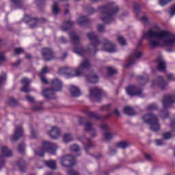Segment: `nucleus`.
Instances as JSON below:
<instances>
[{
    "instance_id": "nucleus-45",
    "label": "nucleus",
    "mask_w": 175,
    "mask_h": 175,
    "mask_svg": "<svg viewBox=\"0 0 175 175\" xmlns=\"http://www.w3.org/2000/svg\"><path fill=\"white\" fill-rule=\"evenodd\" d=\"M21 53H24V49L23 48H16L14 49V55H18L21 54Z\"/></svg>"
},
{
    "instance_id": "nucleus-40",
    "label": "nucleus",
    "mask_w": 175,
    "mask_h": 175,
    "mask_svg": "<svg viewBox=\"0 0 175 175\" xmlns=\"http://www.w3.org/2000/svg\"><path fill=\"white\" fill-rule=\"evenodd\" d=\"M52 10L55 14H58V13H59V8L58 7V2H55L53 4L52 7Z\"/></svg>"
},
{
    "instance_id": "nucleus-31",
    "label": "nucleus",
    "mask_w": 175,
    "mask_h": 175,
    "mask_svg": "<svg viewBox=\"0 0 175 175\" xmlns=\"http://www.w3.org/2000/svg\"><path fill=\"white\" fill-rule=\"evenodd\" d=\"M44 163L47 167H49V169H51L52 170H55V169H57V161L54 160L44 161Z\"/></svg>"
},
{
    "instance_id": "nucleus-34",
    "label": "nucleus",
    "mask_w": 175,
    "mask_h": 175,
    "mask_svg": "<svg viewBox=\"0 0 175 175\" xmlns=\"http://www.w3.org/2000/svg\"><path fill=\"white\" fill-rule=\"evenodd\" d=\"M106 70H107L108 76H113V75H117V70L114 69L113 67H105Z\"/></svg>"
},
{
    "instance_id": "nucleus-20",
    "label": "nucleus",
    "mask_w": 175,
    "mask_h": 175,
    "mask_svg": "<svg viewBox=\"0 0 175 175\" xmlns=\"http://www.w3.org/2000/svg\"><path fill=\"white\" fill-rule=\"evenodd\" d=\"M42 55L45 61H51V59H54V51L50 48H44L42 50Z\"/></svg>"
},
{
    "instance_id": "nucleus-44",
    "label": "nucleus",
    "mask_w": 175,
    "mask_h": 175,
    "mask_svg": "<svg viewBox=\"0 0 175 175\" xmlns=\"http://www.w3.org/2000/svg\"><path fill=\"white\" fill-rule=\"evenodd\" d=\"M157 109H158V105H157V104L155 103L150 104L147 107V110L148 111L157 110Z\"/></svg>"
},
{
    "instance_id": "nucleus-12",
    "label": "nucleus",
    "mask_w": 175,
    "mask_h": 175,
    "mask_svg": "<svg viewBox=\"0 0 175 175\" xmlns=\"http://www.w3.org/2000/svg\"><path fill=\"white\" fill-rule=\"evenodd\" d=\"M23 20L26 24L30 23L29 25V28H35L36 27H38V24H39V23H44V19L33 18L32 16L28 14L25 15Z\"/></svg>"
},
{
    "instance_id": "nucleus-1",
    "label": "nucleus",
    "mask_w": 175,
    "mask_h": 175,
    "mask_svg": "<svg viewBox=\"0 0 175 175\" xmlns=\"http://www.w3.org/2000/svg\"><path fill=\"white\" fill-rule=\"evenodd\" d=\"M91 68V62H90V59H85L82 61L81 64L79 66L78 68H75L72 72H69L72 70V68L69 67H61L59 68V75H66L67 77H76L77 76H85L86 80L88 83H91L92 84H96L98 81H99V77L94 74V72H90L88 75H85L84 72H85V69H89Z\"/></svg>"
},
{
    "instance_id": "nucleus-23",
    "label": "nucleus",
    "mask_w": 175,
    "mask_h": 175,
    "mask_svg": "<svg viewBox=\"0 0 175 175\" xmlns=\"http://www.w3.org/2000/svg\"><path fill=\"white\" fill-rule=\"evenodd\" d=\"M79 125H84L85 132H90V131H94L92 123L88 122L84 124V118H83L82 117L79 118Z\"/></svg>"
},
{
    "instance_id": "nucleus-53",
    "label": "nucleus",
    "mask_w": 175,
    "mask_h": 175,
    "mask_svg": "<svg viewBox=\"0 0 175 175\" xmlns=\"http://www.w3.org/2000/svg\"><path fill=\"white\" fill-rule=\"evenodd\" d=\"M46 0H36V3H37L38 6H42V5H44Z\"/></svg>"
},
{
    "instance_id": "nucleus-21",
    "label": "nucleus",
    "mask_w": 175,
    "mask_h": 175,
    "mask_svg": "<svg viewBox=\"0 0 175 175\" xmlns=\"http://www.w3.org/2000/svg\"><path fill=\"white\" fill-rule=\"evenodd\" d=\"M22 84H23V86L21 89L22 92H25L26 94H28V92H31V89H29V84L31 83V79L24 77L21 81Z\"/></svg>"
},
{
    "instance_id": "nucleus-10",
    "label": "nucleus",
    "mask_w": 175,
    "mask_h": 175,
    "mask_svg": "<svg viewBox=\"0 0 175 175\" xmlns=\"http://www.w3.org/2000/svg\"><path fill=\"white\" fill-rule=\"evenodd\" d=\"M88 38L90 40L91 44H89L88 47L92 46V49H89L90 51H93L94 55L96 54L98 51V46L100 44V40H99V38L95 34L94 32L88 33Z\"/></svg>"
},
{
    "instance_id": "nucleus-19",
    "label": "nucleus",
    "mask_w": 175,
    "mask_h": 175,
    "mask_svg": "<svg viewBox=\"0 0 175 175\" xmlns=\"http://www.w3.org/2000/svg\"><path fill=\"white\" fill-rule=\"evenodd\" d=\"M24 136V129L21 126H16L14 135L11 137L12 142H17L20 137Z\"/></svg>"
},
{
    "instance_id": "nucleus-16",
    "label": "nucleus",
    "mask_w": 175,
    "mask_h": 175,
    "mask_svg": "<svg viewBox=\"0 0 175 175\" xmlns=\"http://www.w3.org/2000/svg\"><path fill=\"white\" fill-rule=\"evenodd\" d=\"M126 91L130 96H134L135 95L137 96H142L143 94L142 88L135 85H129L126 88Z\"/></svg>"
},
{
    "instance_id": "nucleus-25",
    "label": "nucleus",
    "mask_w": 175,
    "mask_h": 175,
    "mask_svg": "<svg viewBox=\"0 0 175 175\" xmlns=\"http://www.w3.org/2000/svg\"><path fill=\"white\" fill-rule=\"evenodd\" d=\"M70 92L74 98H79V96H81V90H79V88L71 85V88H70Z\"/></svg>"
},
{
    "instance_id": "nucleus-30",
    "label": "nucleus",
    "mask_w": 175,
    "mask_h": 175,
    "mask_svg": "<svg viewBox=\"0 0 175 175\" xmlns=\"http://www.w3.org/2000/svg\"><path fill=\"white\" fill-rule=\"evenodd\" d=\"M16 165L18 167H19L22 173H24V172H25V169H27V165L25 164V161H24V159H20Z\"/></svg>"
},
{
    "instance_id": "nucleus-35",
    "label": "nucleus",
    "mask_w": 175,
    "mask_h": 175,
    "mask_svg": "<svg viewBox=\"0 0 175 175\" xmlns=\"http://www.w3.org/2000/svg\"><path fill=\"white\" fill-rule=\"evenodd\" d=\"M11 2L16 6L17 9H23V1L21 0H10Z\"/></svg>"
},
{
    "instance_id": "nucleus-50",
    "label": "nucleus",
    "mask_w": 175,
    "mask_h": 175,
    "mask_svg": "<svg viewBox=\"0 0 175 175\" xmlns=\"http://www.w3.org/2000/svg\"><path fill=\"white\" fill-rule=\"evenodd\" d=\"M31 136L32 139H36L37 137L36 130L32 129V127H31Z\"/></svg>"
},
{
    "instance_id": "nucleus-58",
    "label": "nucleus",
    "mask_w": 175,
    "mask_h": 175,
    "mask_svg": "<svg viewBox=\"0 0 175 175\" xmlns=\"http://www.w3.org/2000/svg\"><path fill=\"white\" fill-rule=\"evenodd\" d=\"M144 157H145L146 159H147V161H149V162H151V161H152V158L151 157V155H150L147 153H145Z\"/></svg>"
},
{
    "instance_id": "nucleus-17",
    "label": "nucleus",
    "mask_w": 175,
    "mask_h": 175,
    "mask_svg": "<svg viewBox=\"0 0 175 175\" xmlns=\"http://www.w3.org/2000/svg\"><path fill=\"white\" fill-rule=\"evenodd\" d=\"M155 85L161 89L162 91H165V90H166V87L167 86V83L165 81V79H163V77L159 76L152 81V86L154 87Z\"/></svg>"
},
{
    "instance_id": "nucleus-47",
    "label": "nucleus",
    "mask_w": 175,
    "mask_h": 175,
    "mask_svg": "<svg viewBox=\"0 0 175 175\" xmlns=\"http://www.w3.org/2000/svg\"><path fill=\"white\" fill-rule=\"evenodd\" d=\"M39 77L41 79V81H42L44 84H49V81H47V79H46V77L44 74H39Z\"/></svg>"
},
{
    "instance_id": "nucleus-37",
    "label": "nucleus",
    "mask_w": 175,
    "mask_h": 175,
    "mask_svg": "<svg viewBox=\"0 0 175 175\" xmlns=\"http://www.w3.org/2000/svg\"><path fill=\"white\" fill-rule=\"evenodd\" d=\"M140 10H142V5H139V3L135 2L134 3V11L136 13L137 17H139V14L140 13Z\"/></svg>"
},
{
    "instance_id": "nucleus-11",
    "label": "nucleus",
    "mask_w": 175,
    "mask_h": 175,
    "mask_svg": "<svg viewBox=\"0 0 175 175\" xmlns=\"http://www.w3.org/2000/svg\"><path fill=\"white\" fill-rule=\"evenodd\" d=\"M60 163L64 167H70L76 165V159L73 156L66 154L60 159Z\"/></svg>"
},
{
    "instance_id": "nucleus-5",
    "label": "nucleus",
    "mask_w": 175,
    "mask_h": 175,
    "mask_svg": "<svg viewBox=\"0 0 175 175\" xmlns=\"http://www.w3.org/2000/svg\"><path fill=\"white\" fill-rule=\"evenodd\" d=\"M57 148H58V146L56 144L44 141L42 142V146L34 150V152L35 155H37L38 157H44L45 152H49V154L54 155L57 151Z\"/></svg>"
},
{
    "instance_id": "nucleus-13",
    "label": "nucleus",
    "mask_w": 175,
    "mask_h": 175,
    "mask_svg": "<svg viewBox=\"0 0 175 175\" xmlns=\"http://www.w3.org/2000/svg\"><path fill=\"white\" fill-rule=\"evenodd\" d=\"M89 91L90 99H94L95 102H100V99H102V94H103V91H102V90L98 88L94 87L90 88Z\"/></svg>"
},
{
    "instance_id": "nucleus-64",
    "label": "nucleus",
    "mask_w": 175,
    "mask_h": 175,
    "mask_svg": "<svg viewBox=\"0 0 175 175\" xmlns=\"http://www.w3.org/2000/svg\"><path fill=\"white\" fill-rule=\"evenodd\" d=\"M20 64H21V60L18 59L16 62L12 63V66H18V65H20Z\"/></svg>"
},
{
    "instance_id": "nucleus-6",
    "label": "nucleus",
    "mask_w": 175,
    "mask_h": 175,
    "mask_svg": "<svg viewBox=\"0 0 175 175\" xmlns=\"http://www.w3.org/2000/svg\"><path fill=\"white\" fill-rule=\"evenodd\" d=\"M142 121L150 126V131L152 132H159V129H161L158 116L154 115V113L145 114L142 116Z\"/></svg>"
},
{
    "instance_id": "nucleus-22",
    "label": "nucleus",
    "mask_w": 175,
    "mask_h": 175,
    "mask_svg": "<svg viewBox=\"0 0 175 175\" xmlns=\"http://www.w3.org/2000/svg\"><path fill=\"white\" fill-rule=\"evenodd\" d=\"M49 135L52 139H59L61 136V129L57 126H53L51 131H49Z\"/></svg>"
},
{
    "instance_id": "nucleus-39",
    "label": "nucleus",
    "mask_w": 175,
    "mask_h": 175,
    "mask_svg": "<svg viewBox=\"0 0 175 175\" xmlns=\"http://www.w3.org/2000/svg\"><path fill=\"white\" fill-rule=\"evenodd\" d=\"M18 151L19 154H24V152L25 151V144L24 142L19 144Z\"/></svg>"
},
{
    "instance_id": "nucleus-3",
    "label": "nucleus",
    "mask_w": 175,
    "mask_h": 175,
    "mask_svg": "<svg viewBox=\"0 0 175 175\" xmlns=\"http://www.w3.org/2000/svg\"><path fill=\"white\" fill-rule=\"evenodd\" d=\"M101 12L100 20L105 24L113 23L116 18V14L120 12V7L114 3H109L107 5L99 8Z\"/></svg>"
},
{
    "instance_id": "nucleus-24",
    "label": "nucleus",
    "mask_w": 175,
    "mask_h": 175,
    "mask_svg": "<svg viewBox=\"0 0 175 175\" xmlns=\"http://www.w3.org/2000/svg\"><path fill=\"white\" fill-rule=\"evenodd\" d=\"M82 143H86L84 146V149L86 152H88V150H91V148L94 147V144H92V141L90 138L83 137L82 139Z\"/></svg>"
},
{
    "instance_id": "nucleus-43",
    "label": "nucleus",
    "mask_w": 175,
    "mask_h": 175,
    "mask_svg": "<svg viewBox=\"0 0 175 175\" xmlns=\"http://www.w3.org/2000/svg\"><path fill=\"white\" fill-rule=\"evenodd\" d=\"M117 40L122 46H125V44H126V40H125L121 36L118 37Z\"/></svg>"
},
{
    "instance_id": "nucleus-41",
    "label": "nucleus",
    "mask_w": 175,
    "mask_h": 175,
    "mask_svg": "<svg viewBox=\"0 0 175 175\" xmlns=\"http://www.w3.org/2000/svg\"><path fill=\"white\" fill-rule=\"evenodd\" d=\"M111 109V104H108L107 105H103L100 107L101 111H110Z\"/></svg>"
},
{
    "instance_id": "nucleus-18",
    "label": "nucleus",
    "mask_w": 175,
    "mask_h": 175,
    "mask_svg": "<svg viewBox=\"0 0 175 175\" xmlns=\"http://www.w3.org/2000/svg\"><path fill=\"white\" fill-rule=\"evenodd\" d=\"M102 131H104L103 137L105 142H109L113 139V133H109L110 131V126L107 124H103L100 126Z\"/></svg>"
},
{
    "instance_id": "nucleus-4",
    "label": "nucleus",
    "mask_w": 175,
    "mask_h": 175,
    "mask_svg": "<svg viewBox=\"0 0 175 175\" xmlns=\"http://www.w3.org/2000/svg\"><path fill=\"white\" fill-rule=\"evenodd\" d=\"M51 85V88L44 89L42 92V95L46 99H55V92L62 90V82L58 79H53Z\"/></svg>"
},
{
    "instance_id": "nucleus-14",
    "label": "nucleus",
    "mask_w": 175,
    "mask_h": 175,
    "mask_svg": "<svg viewBox=\"0 0 175 175\" xmlns=\"http://www.w3.org/2000/svg\"><path fill=\"white\" fill-rule=\"evenodd\" d=\"M1 151L3 155L0 154V170L5 166V157H10L13 155L12 150L6 146H2Z\"/></svg>"
},
{
    "instance_id": "nucleus-51",
    "label": "nucleus",
    "mask_w": 175,
    "mask_h": 175,
    "mask_svg": "<svg viewBox=\"0 0 175 175\" xmlns=\"http://www.w3.org/2000/svg\"><path fill=\"white\" fill-rule=\"evenodd\" d=\"M26 99L30 103H33L35 102V98H33V96H31L29 95L26 96Z\"/></svg>"
},
{
    "instance_id": "nucleus-57",
    "label": "nucleus",
    "mask_w": 175,
    "mask_h": 175,
    "mask_svg": "<svg viewBox=\"0 0 175 175\" xmlns=\"http://www.w3.org/2000/svg\"><path fill=\"white\" fill-rule=\"evenodd\" d=\"M96 10H94V8H89L88 9V14H94V13H95Z\"/></svg>"
},
{
    "instance_id": "nucleus-33",
    "label": "nucleus",
    "mask_w": 175,
    "mask_h": 175,
    "mask_svg": "<svg viewBox=\"0 0 175 175\" xmlns=\"http://www.w3.org/2000/svg\"><path fill=\"white\" fill-rule=\"evenodd\" d=\"M63 140L66 143H69L73 141V137H72V135L70 133H66L63 136Z\"/></svg>"
},
{
    "instance_id": "nucleus-63",
    "label": "nucleus",
    "mask_w": 175,
    "mask_h": 175,
    "mask_svg": "<svg viewBox=\"0 0 175 175\" xmlns=\"http://www.w3.org/2000/svg\"><path fill=\"white\" fill-rule=\"evenodd\" d=\"M140 21H142V23H147V21H148V18L146 16H142L140 18Z\"/></svg>"
},
{
    "instance_id": "nucleus-46",
    "label": "nucleus",
    "mask_w": 175,
    "mask_h": 175,
    "mask_svg": "<svg viewBox=\"0 0 175 175\" xmlns=\"http://www.w3.org/2000/svg\"><path fill=\"white\" fill-rule=\"evenodd\" d=\"M3 62H6V57H5V53H0V65Z\"/></svg>"
},
{
    "instance_id": "nucleus-59",
    "label": "nucleus",
    "mask_w": 175,
    "mask_h": 175,
    "mask_svg": "<svg viewBox=\"0 0 175 175\" xmlns=\"http://www.w3.org/2000/svg\"><path fill=\"white\" fill-rule=\"evenodd\" d=\"M49 72V68L47 67H44L42 70L41 72L40 73V75H44V73H48Z\"/></svg>"
},
{
    "instance_id": "nucleus-49",
    "label": "nucleus",
    "mask_w": 175,
    "mask_h": 175,
    "mask_svg": "<svg viewBox=\"0 0 175 175\" xmlns=\"http://www.w3.org/2000/svg\"><path fill=\"white\" fill-rule=\"evenodd\" d=\"M173 0H159V5L161 6H165V5H167L170 2H172Z\"/></svg>"
},
{
    "instance_id": "nucleus-38",
    "label": "nucleus",
    "mask_w": 175,
    "mask_h": 175,
    "mask_svg": "<svg viewBox=\"0 0 175 175\" xmlns=\"http://www.w3.org/2000/svg\"><path fill=\"white\" fill-rule=\"evenodd\" d=\"M8 104L10 105V106H17V105H18V102L17 101V100L13 97H10L8 99Z\"/></svg>"
},
{
    "instance_id": "nucleus-9",
    "label": "nucleus",
    "mask_w": 175,
    "mask_h": 175,
    "mask_svg": "<svg viewBox=\"0 0 175 175\" xmlns=\"http://www.w3.org/2000/svg\"><path fill=\"white\" fill-rule=\"evenodd\" d=\"M143 40H140L137 45V49H134L130 56H129L127 61L129 64L124 65V68H130L132 65L136 64V59L142 57V52L137 49L142 46Z\"/></svg>"
},
{
    "instance_id": "nucleus-55",
    "label": "nucleus",
    "mask_w": 175,
    "mask_h": 175,
    "mask_svg": "<svg viewBox=\"0 0 175 175\" xmlns=\"http://www.w3.org/2000/svg\"><path fill=\"white\" fill-rule=\"evenodd\" d=\"M33 111H40L41 110H43V107H33L32 108Z\"/></svg>"
},
{
    "instance_id": "nucleus-56",
    "label": "nucleus",
    "mask_w": 175,
    "mask_h": 175,
    "mask_svg": "<svg viewBox=\"0 0 175 175\" xmlns=\"http://www.w3.org/2000/svg\"><path fill=\"white\" fill-rule=\"evenodd\" d=\"M163 144H164L163 139H156L157 146H163Z\"/></svg>"
},
{
    "instance_id": "nucleus-61",
    "label": "nucleus",
    "mask_w": 175,
    "mask_h": 175,
    "mask_svg": "<svg viewBox=\"0 0 175 175\" xmlns=\"http://www.w3.org/2000/svg\"><path fill=\"white\" fill-rule=\"evenodd\" d=\"M167 79L168 80H175V77L173 74H168L167 75Z\"/></svg>"
},
{
    "instance_id": "nucleus-2",
    "label": "nucleus",
    "mask_w": 175,
    "mask_h": 175,
    "mask_svg": "<svg viewBox=\"0 0 175 175\" xmlns=\"http://www.w3.org/2000/svg\"><path fill=\"white\" fill-rule=\"evenodd\" d=\"M143 39H146V38H149V46H150V49H155V47H158L161 46V43L159 42L153 40L152 38H157V39L162 40L165 39V38H168L169 39L166 40L164 42V44L166 46H173L175 44V34L170 33L166 30H163L160 31H154L152 30H149L147 33H144L143 36Z\"/></svg>"
},
{
    "instance_id": "nucleus-15",
    "label": "nucleus",
    "mask_w": 175,
    "mask_h": 175,
    "mask_svg": "<svg viewBox=\"0 0 175 175\" xmlns=\"http://www.w3.org/2000/svg\"><path fill=\"white\" fill-rule=\"evenodd\" d=\"M103 50L107 53H116L117 51L116 44L110 42L107 38L103 40Z\"/></svg>"
},
{
    "instance_id": "nucleus-32",
    "label": "nucleus",
    "mask_w": 175,
    "mask_h": 175,
    "mask_svg": "<svg viewBox=\"0 0 175 175\" xmlns=\"http://www.w3.org/2000/svg\"><path fill=\"white\" fill-rule=\"evenodd\" d=\"M138 80L142 81V85H144V84H147V83H148V75L147 74H144L143 76L139 77Z\"/></svg>"
},
{
    "instance_id": "nucleus-27",
    "label": "nucleus",
    "mask_w": 175,
    "mask_h": 175,
    "mask_svg": "<svg viewBox=\"0 0 175 175\" xmlns=\"http://www.w3.org/2000/svg\"><path fill=\"white\" fill-rule=\"evenodd\" d=\"M123 111L126 116H136V111H135L131 107H124Z\"/></svg>"
},
{
    "instance_id": "nucleus-36",
    "label": "nucleus",
    "mask_w": 175,
    "mask_h": 175,
    "mask_svg": "<svg viewBox=\"0 0 175 175\" xmlns=\"http://www.w3.org/2000/svg\"><path fill=\"white\" fill-rule=\"evenodd\" d=\"M117 147L118 148H122V150H125L126 147H129V143L125 141H121L120 142L118 143Z\"/></svg>"
},
{
    "instance_id": "nucleus-8",
    "label": "nucleus",
    "mask_w": 175,
    "mask_h": 175,
    "mask_svg": "<svg viewBox=\"0 0 175 175\" xmlns=\"http://www.w3.org/2000/svg\"><path fill=\"white\" fill-rule=\"evenodd\" d=\"M83 113L86 114L89 118H92L93 120H98L99 121H105V120H109V118H110L113 114H116L117 117H120L121 116L118 109H115L113 112H109L107 115L103 116H99L98 113L91 112L87 109H83Z\"/></svg>"
},
{
    "instance_id": "nucleus-60",
    "label": "nucleus",
    "mask_w": 175,
    "mask_h": 175,
    "mask_svg": "<svg viewBox=\"0 0 175 175\" xmlns=\"http://www.w3.org/2000/svg\"><path fill=\"white\" fill-rule=\"evenodd\" d=\"M60 42L63 43V44H65L66 43H68V40H66V38L64 36H62L60 38Z\"/></svg>"
},
{
    "instance_id": "nucleus-28",
    "label": "nucleus",
    "mask_w": 175,
    "mask_h": 175,
    "mask_svg": "<svg viewBox=\"0 0 175 175\" xmlns=\"http://www.w3.org/2000/svg\"><path fill=\"white\" fill-rule=\"evenodd\" d=\"M91 21L87 16H80L78 18V23L79 25H89Z\"/></svg>"
},
{
    "instance_id": "nucleus-42",
    "label": "nucleus",
    "mask_w": 175,
    "mask_h": 175,
    "mask_svg": "<svg viewBox=\"0 0 175 175\" xmlns=\"http://www.w3.org/2000/svg\"><path fill=\"white\" fill-rule=\"evenodd\" d=\"M70 150L72 152H77L78 151H80V147L77 144H74L71 146Z\"/></svg>"
},
{
    "instance_id": "nucleus-7",
    "label": "nucleus",
    "mask_w": 175,
    "mask_h": 175,
    "mask_svg": "<svg viewBox=\"0 0 175 175\" xmlns=\"http://www.w3.org/2000/svg\"><path fill=\"white\" fill-rule=\"evenodd\" d=\"M70 38L71 40V43L73 46H75L73 49V52L77 55L83 56L86 53V50L83 48V46H79L80 44V37L75 31H70L68 33Z\"/></svg>"
},
{
    "instance_id": "nucleus-29",
    "label": "nucleus",
    "mask_w": 175,
    "mask_h": 175,
    "mask_svg": "<svg viewBox=\"0 0 175 175\" xmlns=\"http://www.w3.org/2000/svg\"><path fill=\"white\" fill-rule=\"evenodd\" d=\"M73 27V22L67 21L63 23L61 26V29L62 31H68L70 29V28Z\"/></svg>"
},
{
    "instance_id": "nucleus-62",
    "label": "nucleus",
    "mask_w": 175,
    "mask_h": 175,
    "mask_svg": "<svg viewBox=\"0 0 175 175\" xmlns=\"http://www.w3.org/2000/svg\"><path fill=\"white\" fill-rule=\"evenodd\" d=\"M172 132H175V120L171 121Z\"/></svg>"
},
{
    "instance_id": "nucleus-26",
    "label": "nucleus",
    "mask_w": 175,
    "mask_h": 175,
    "mask_svg": "<svg viewBox=\"0 0 175 175\" xmlns=\"http://www.w3.org/2000/svg\"><path fill=\"white\" fill-rule=\"evenodd\" d=\"M156 61L158 62V70L160 72H165L166 70V62L161 59H157Z\"/></svg>"
},
{
    "instance_id": "nucleus-52",
    "label": "nucleus",
    "mask_w": 175,
    "mask_h": 175,
    "mask_svg": "<svg viewBox=\"0 0 175 175\" xmlns=\"http://www.w3.org/2000/svg\"><path fill=\"white\" fill-rule=\"evenodd\" d=\"M67 173H68V175H79V172L73 170H68Z\"/></svg>"
},
{
    "instance_id": "nucleus-54",
    "label": "nucleus",
    "mask_w": 175,
    "mask_h": 175,
    "mask_svg": "<svg viewBox=\"0 0 175 175\" xmlns=\"http://www.w3.org/2000/svg\"><path fill=\"white\" fill-rule=\"evenodd\" d=\"M97 28L98 32H103V31H105V26L103 25H98Z\"/></svg>"
},
{
    "instance_id": "nucleus-48",
    "label": "nucleus",
    "mask_w": 175,
    "mask_h": 175,
    "mask_svg": "<svg viewBox=\"0 0 175 175\" xmlns=\"http://www.w3.org/2000/svg\"><path fill=\"white\" fill-rule=\"evenodd\" d=\"M163 137L165 139V140H169V139H172V132L165 133L163 135Z\"/></svg>"
}]
</instances>
